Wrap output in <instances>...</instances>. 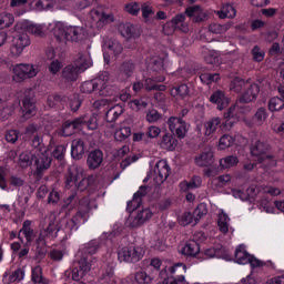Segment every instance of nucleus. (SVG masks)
<instances>
[{"mask_svg":"<svg viewBox=\"0 0 284 284\" xmlns=\"http://www.w3.org/2000/svg\"><path fill=\"white\" fill-rule=\"evenodd\" d=\"M50 26L52 24H37V23H31L27 27V31L29 34H33V37H45L48 32H50Z\"/></svg>","mask_w":284,"mask_h":284,"instance_id":"28","label":"nucleus"},{"mask_svg":"<svg viewBox=\"0 0 284 284\" xmlns=\"http://www.w3.org/2000/svg\"><path fill=\"white\" fill-rule=\"evenodd\" d=\"M83 168L77 164L69 166L65 175V190H71V192H83L88 187V180H85V174H83Z\"/></svg>","mask_w":284,"mask_h":284,"instance_id":"2","label":"nucleus"},{"mask_svg":"<svg viewBox=\"0 0 284 284\" xmlns=\"http://www.w3.org/2000/svg\"><path fill=\"white\" fill-rule=\"evenodd\" d=\"M21 234L24 236L27 245L34 241L37 234L34 233V229L32 227V221H24L22 229L19 231L18 239L21 241V243H23V237H21Z\"/></svg>","mask_w":284,"mask_h":284,"instance_id":"22","label":"nucleus"},{"mask_svg":"<svg viewBox=\"0 0 284 284\" xmlns=\"http://www.w3.org/2000/svg\"><path fill=\"white\" fill-rule=\"evenodd\" d=\"M217 226L222 234H227V232H230V216L225 211H220L217 215Z\"/></svg>","mask_w":284,"mask_h":284,"instance_id":"36","label":"nucleus"},{"mask_svg":"<svg viewBox=\"0 0 284 284\" xmlns=\"http://www.w3.org/2000/svg\"><path fill=\"white\" fill-rule=\"evenodd\" d=\"M187 272V266L183 263H178L171 267H169V278H181V276H185Z\"/></svg>","mask_w":284,"mask_h":284,"instance_id":"39","label":"nucleus"},{"mask_svg":"<svg viewBox=\"0 0 284 284\" xmlns=\"http://www.w3.org/2000/svg\"><path fill=\"white\" fill-rule=\"evenodd\" d=\"M258 92H261L258 84L248 82L242 92V97L240 98L241 103H252L253 101H256Z\"/></svg>","mask_w":284,"mask_h":284,"instance_id":"18","label":"nucleus"},{"mask_svg":"<svg viewBox=\"0 0 284 284\" xmlns=\"http://www.w3.org/2000/svg\"><path fill=\"white\" fill-rule=\"evenodd\" d=\"M270 194L271 196H278L281 194V189L272 186H258L252 185L246 190V193H243L241 190H232V195L234 199H240L241 201H250V199H256L258 194Z\"/></svg>","mask_w":284,"mask_h":284,"instance_id":"4","label":"nucleus"},{"mask_svg":"<svg viewBox=\"0 0 284 284\" xmlns=\"http://www.w3.org/2000/svg\"><path fill=\"white\" fill-rule=\"evenodd\" d=\"M85 154V142L82 139H75L71 144V155L73 159H81Z\"/></svg>","mask_w":284,"mask_h":284,"instance_id":"30","label":"nucleus"},{"mask_svg":"<svg viewBox=\"0 0 284 284\" xmlns=\"http://www.w3.org/2000/svg\"><path fill=\"white\" fill-rule=\"evenodd\" d=\"M267 109L266 108H258L255 112V114L253 115V123L255 125H263V123H265V121H267Z\"/></svg>","mask_w":284,"mask_h":284,"instance_id":"50","label":"nucleus"},{"mask_svg":"<svg viewBox=\"0 0 284 284\" xmlns=\"http://www.w3.org/2000/svg\"><path fill=\"white\" fill-rule=\"evenodd\" d=\"M92 210V205L89 197H83L80 201L79 211L75 214V216L72 220H69L67 222L68 226L71 227V230L74 227V225H79L81 223L88 222V214Z\"/></svg>","mask_w":284,"mask_h":284,"instance_id":"10","label":"nucleus"},{"mask_svg":"<svg viewBox=\"0 0 284 284\" xmlns=\"http://www.w3.org/2000/svg\"><path fill=\"white\" fill-rule=\"evenodd\" d=\"M219 125H221V118H213L204 123L203 134L206 136V139H212L214 132L219 130Z\"/></svg>","mask_w":284,"mask_h":284,"instance_id":"29","label":"nucleus"},{"mask_svg":"<svg viewBox=\"0 0 284 284\" xmlns=\"http://www.w3.org/2000/svg\"><path fill=\"white\" fill-rule=\"evenodd\" d=\"M30 45V37L28 33H20L13 38V44L11 47V54L16 59L23 54V50Z\"/></svg>","mask_w":284,"mask_h":284,"instance_id":"15","label":"nucleus"},{"mask_svg":"<svg viewBox=\"0 0 284 284\" xmlns=\"http://www.w3.org/2000/svg\"><path fill=\"white\" fill-rule=\"evenodd\" d=\"M270 152V144L261 140H255L251 144V154L256 156L257 161L264 165V168H274L276 160L272 155H267Z\"/></svg>","mask_w":284,"mask_h":284,"instance_id":"3","label":"nucleus"},{"mask_svg":"<svg viewBox=\"0 0 284 284\" xmlns=\"http://www.w3.org/2000/svg\"><path fill=\"white\" fill-rule=\"evenodd\" d=\"M235 262L239 263V265H247L250 263L251 267H274V263L272 261L263 262L247 253L245 250V245L241 244L235 250Z\"/></svg>","mask_w":284,"mask_h":284,"instance_id":"7","label":"nucleus"},{"mask_svg":"<svg viewBox=\"0 0 284 284\" xmlns=\"http://www.w3.org/2000/svg\"><path fill=\"white\" fill-rule=\"evenodd\" d=\"M169 130H171L172 134H175L178 139H185L187 134V124L183 119L178 116H171L168 120Z\"/></svg>","mask_w":284,"mask_h":284,"instance_id":"13","label":"nucleus"},{"mask_svg":"<svg viewBox=\"0 0 284 284\" xmlns=\"http://www.w3.org/2000/svg\"><path fill=\"white\" fill-rule=\"evenodd\" d=\"M53 36L61 45H67L68 41L79 43L85 37V29L79 26L64 27L61 23H57L53 27Z\"/></svg>","mask_w":284,"mask_h":284,"instance_id":"1","label":"nucleus"},{"mask_svg":"<svg viewBox=\"0 0 284 284\" xmlns=\"http://www.w3.org/2000/svg\"><path fill=\"white\" fill-rule=\"evenodd\" d=\"M165 81V77H159L155 78L154 80L152 78L145 79L144 80V88L145 90L152 91V90H159L160 92H163L165 90V85H156V83H163Z\"/></svg>","mask_w":284,"mask_h":284,"instance_id":"33","label":"nucleus"},{"mask_svg":"<svg viewBox=\"0 0 284 284\" xmlns=\"http://www.w3.org/2000/svg\"><path fill=\"white\" fill-rule=\"evenodd\" d=\"M149 70H153V72H161V70H165V58H161L159 55H154L148 60Z\"/></svg>","mask_w":284,"mask_h":284,"instance_id":"35","label":"nucleus"},{"mask_svg":"<svg viewBox=\"0 0 284 284\" xmlns=\"http://www.w3.org/2000/svg\"><path fill=\"white\" fill-rule=\"evenodd\" d=\"M145 256V248L142 246H124L118 252L120 263H139Z\"/></svg>","mask_w":284,"mask_h":284,"instance_id":"9","label":"nucleus"},{"mask_svg":"<svg viewBox=\"0 0 284 284\" xmlns=\"http://www.w3.org/2000/svg\"><path fill=\"white\" fill-rule=\"evenodd\" d=\"M136 65H134V62H132V60L124 61L116 69L118 79H120L121 81H128L130 77L134 75Z\"/></svg>","mask_w":284,"mask_h":284,"instance_id":"20","label":"nucleus"},{"mask_svg":"<svg viewBox=\"0 0 284 284\" xmlns=\"http://www.w3.org/2000/svg\"><path fill=\"white\" fill-rule=\"evenodd\" d=\"M47 104L49 105V108H63V105H65V98L57 94H51L48 97Z\"/></svg>","mask_w":284,"mask_h":284,"instance_id":"51","label":"nucleus"},{"mask_svg":"<svg viewBox=\"0 0 284 284\" xmlns=\"http://www.w3.org/2000/svg\"><path fill=\"white\" fill-rule=\"evenodd\" d=\"M233 143L234 138H232L230 134H224L222 138H220L219 148L220 150H227V148H231Z\"/></svg>","mask_w":284,"mask_h":284,"instance_id":"63","label":"nucleus"},{"mask_svg":"<svg viewBox=\"0 0 284 284\" xmlns=\"http://www.w3.org/2000/svg\"><path fill=\"white\" fill-rule=\"evenodd\" d=\"M75 68L81 72H85L88 68H92V58H90V53H80Z\"/></svg>","mask_w":284,"mask_h":284,"instance_id":"37","label":"nucleus"},{"mask_svg":"<svg viewBox=\"0 0 284 284\" xmlns=\"http://www.w3.org/2000/svg\"><path fill=\"white\" fill-rule=\"evenodd\" d=\"M83 118H78L73 121H65L62 126L61 136H72L75 130H79L83 125Z\"/></svg>","mask_w":284,"mask_h":284,"instance_id":"24","label":"nucleus"},{"mask_svg":"<svg viewBox=\"0 0 284 284\" xmlns=\"http://www.w3.org/2000/svg\"><path fill=\"white\" fill-rule=\"evenodd\" d=\"M99 247H101V243L98 240H92L83 246L81 256H92L99 252Z\"/></svg>","mask_w":284,"mask_h":284,"instance_id":"43","label":"nucleus"},{"mask_svg":"<svg viewBox=\"0 0 284 284\" xmlns=\"http://www.w3.org/2000/svg\"><path fill=\"white\" fill-rule=\"evenodd\" d=\"M171 97H174L175 99H185L190 97V88L187 84L175 87L171 89Z\"/></svg>","mask_w":284,"mask_h":284,"instance_id":"47","label":"nucleus"},{"mask_svg":"<svg viewBox=\"0 0 284 284\" xmlns=\"http://www.w3.org/2000/svg\"><path fill=\"white\" fill-rule=\"evenodd\" d=\"M145 194H148V186H140L138 192L134 193L132 201L128 203V207H139Z\"/></svg>","mask_w":284,"mask_h":284,"instance_id":"44","label":"nucleus"},{"mask_svg":"<svg viewBox=\"0 0 284 284\" xmlns=\"http://www.w3.org/2000/svg\"><path fill=\"white\" fill-rule=\"evenodd\" d=\"M104 50L108 51V54L119 57L123 52V45L116 40H109L104 43Z\"/></svg>","mask_w":284,"mask_h":284,"instance_id":"34","label":"nucleus"},{"mask_svg":"<svg viewBox=\"0 0 284 284\" xmlns=\"http://www.w3.org/2000/svg\"><path fill=\"white\" fill-rule=\"evenodd\" d=\"M89 19L93 26H97V28H103L104 26H108V23L114 22V16L105 13V10H103L102 7L92 9L89 13Z\"/></svg>","mask_w":284,"mask_h":284,"instance_id":"11","label":"nucleus"},{"mask_svg":"<svg viewBox=\"0 0 284 284\" xmlns=\"http://www.w3.org/2000/svg\"><path fill=\"white\" fill-rule=\"evenodd\" d=\"M97 82L93 81H85L81 84L80 90L83 94H92L97 90Z\"/></svg>","mask_w":284,"mask_h":284,"instance_id":"60","label":"nucleus"},{"mask_svg":"<svg viewBox=\"0 0 284 284\" xmlns=\"http://www.w3.org/2000/svg\"><path fill=\"white\" fill-rule=\"evenodd\" d=\"M250 83V80H243L241 78H235L231 81V84H230V90L232 92H237L243 94V92L245 91V88L247 87V84Z\"/></svg>","mask_w":284,"mask_h":284,"instance_id":"41","label":"nucleus"},{"mask_svg":"<svg viewBox=\"0 0 284 284\" xmlns=\"http://www.w3.org/2000/svg\"><path fill=\"white\" fill-rule=\"evenodd\" d=\"M123 114V106L116 104L106 111L105 119L109 123L116 121Z\"/></svg>","mask_w":284,"mask_h":284,"instance_id":"42","label":"nucleus"},{"mask_svg":"<svg viewBox=\"0 0 284 284\" xmlns=\"http://www.w3.org/2000/svg\"><path fill=\"white\" fill-rule=\"evenodd\" d=\"M36 156V175L41 179L43 176V172H45V170H50V165H52V158H50L48 151L37 153Z\"/></svg>","mask_w":284,"mask_h":284,"instance_id":"16","label":"nucleus"},{"mask_svg":"<svg viewBox=\"0 0 284 284\" xmlns=\"http://www.w3.org/2000/svg\"><path fill=\"white\" fill-rule=\"evenodd\" d=\"M230 30V24L212 23L209 26V32L213 34H225Z\"/></svg>","mask_w":284,"mask_h":284,"instance_id":"58","label":"nucleus"},{"mask_svg":"<svg viewBox=\"0 0 284 284\" xmlns=\"http://www.w3.org/2000/svg\"><path fill=\"white\" fill-rule=\"evenodd\" d=\"M239 112H242V109L240 105H233L231 106L227 112L224 113V119H226L225 121V125H230V128H232L234 121H232V119H235V121H239V119H241V115H239Z\"/></svg>","mask_w":284,"mask_h":284,"instance_id":"32","label":"nucleus"},{"mask_svg":"<svg viewBox=\"0 0 284 284\" xmlns=\"http://www.w3.org/2000/svg\"><path fill=\"white\" fill-rule=\"evenodd\" d=\"M145 119L148 123H158V121H161V113L156 109H151L146 111Z\"/></svg>","mask_w":284,"mask_h":284,"instance_id":"64","label":"nucleus"},{"mask_svg":"<svg viewBox=\"0 0 284 284\" xmlns=\"http://www.w3.org/2000/svg\"><path fill=\"white\" fill-rule=\"evenodd\" d=\"M11 72L14 83H23L27 79H34L39 74V68L34 64L18 63L11 67Z\"/></svg>","mask_w":284,"mask_h":284,"instance_id":"6","label":"nucleus"},{"mask_svg":"<svg viewBox=\"0 0 284 284\" xmlns=\"http://www.w3.org/2000/svg\"><path fill=\"white\" fill-rule=\"evenodd\" d=\"M14 23V16L12 13H0V29L10 28Z\"/></svg>","mask_w":284,"mask_h":284,"instance_id":"52","label":"nucleus"},{"mask_svg":"<svg viewBox=\"0 0 284 284\" xmlns=\"http://www.w3.org/2000/svg\"><path fill=\"white\" fill-rule=\"evenodd\" d=\"M210 101L211 103H214L215 105H217V110H225V106L229 105L230 103V100L227 99V97H225V93L221 90L213 92L212 95L210 97Z\"/></svg>","mask_w":284,"mask_h":284,"instance_id":"26","label":"nucleus"},{"mask_svg":"<svg viewBox=\"0 0 284 284\" xmlns=\"http://www.w3.org/2000/svg\"><path fill=\"white\" fill-rule=\"evenodd\" d=\"M23 278H26V271L22 268H18L11 274L6 272L2 281L6 284H10V283H17L19 281H23Z\"/></svg>","mask_w":284,"mask_h":284,"instance_id":"31","label":"nucleus"},{"mask_svg":"<svg viewBox=\"0 0 284 284\" xmlns=\"http://www.w3.org/2000/svg\"><path fill=\"white\" fill-rule=\"evenodd\" d=\"M284 108L283 99L278 97L271 98L268 101V110L270 112H281Z\"/></svg>","mask_w":284,"mask_h":284,"instance_id":"53","label":"nucleus"},{"mask_svg":"<svg viewBox=\"0 0 284 284\" xmlns=\"http://www.w3.org/2000/svg\"><path fill=\"white\" fill-rule=\"evenodd\" d=\"M160 145L163 150H169V151L175 150L176 138H174L170 133H166L162 136V141H161Z\"/></svg>","mask_w":284,"mask_h":284,"instance_id":"46","label":"nucleus"},{"mask_svg":"<svg viewBox=\"0 0 284 284\" xmlns=\"http://www.w3.org/2000/svg\"><path fill=\"white\" fill-rule=\"evenodd\" d=\"M124 10L125 12H128V14H132V17H136L139 14V12H141V3L139 2H129L124 6Z\"/></svg>","mask_w":284,"mask_h":284,"instance_id":"59","label":"nucleus"},{"mask_svg":"<svg viewBox=\"0 0 284 284\" xmlns=\"http://www.w3.org/2000/svg\"><path fill=\"white\" fill-rule=\"evenodd\" d=\"M32 156H34V153L28 151L22 152L18 161L20 168H30L32 165Z\"/></svg>","mask_w":284,"mask_h":284,"instance_id":"56","label":"nucleus"},{"mask_svg":"<svg viewBox=\"0 0 284 284\" xmlns=\"http://www.w3.org/2000/svg\"><path fill=\"white\" fill-rule=\"evenodd\" d=\"M170 172H172V170L170 169V164H168V161L160 160L155 164L153 173L151 174V179H153L155 185H163V183L168 181Z\"/></svg>","mask_w":284,"mask_h":284,"instance_id":"12","label":"nucleus"},{"mask_svg":"<svg viewBox=\"0 0 284 284\" xmlns=\"http://www.w3.org/2000/svg\"><path fill=\"white\" fill-rule=\"evenodd\" d=\"M185 14L193 21V23H203V21H207V11H204L201 6L186 8Z\"/></svg>","mask_w":284,"mask_h":284,"instance_id":"19","label":"nucleus"},{"mask_svg":"<svg viewBox=\"0 0 284 284\" xmlns=\"http://www.w3.org/2000/svg\"><path fill=\"white\" fill-rule=\"evenodd\" d=\"M79 74H81V71L79 70V67H74L72 64L67 65L62 70V79L67 83H72V81H77V79H79Z\"/></svg>","mask_w":284,"mask_h":284,"instance_id":"27","label":"nucleus"},{"mask_svg":"<svg viewBox=\"0 0 284 284\" xmlns=\"http://www.w3.org/2000/svg\"><path fill=\"white\" fill-rule=\"evenodd\" d=\"M197 168H210L214 163V151L212 148H205L204 151L194 158Z\"/></svg>","mask_w":284,"mask_h":284,"instance_id":"21","label":"nucleus"},{"mask_svg":"<svg viewBox=\"0 0 284 284\" xmlns=\"http://www.w3.org/2000/svg\"><path fill=\"white\" fill-rule=\"evenodd\" d=\"M31 281L37 284H50V280L43 276V268L40 265L32 268Z\"/></svg>","mask_w":284,"mask_h":284,"instance_id":"38","label":"nucleus"},{"mask_svg":"<svg viewBox=\"0 0 284 284\" xmlns=\"http://www.w3.org/2000/svg\"><path fill=\"white\" fill-rule=\"evenodd\" d=\"M171 22L178 30H181V32H187L189 28L187 23H185V13L176 14L171 19Z\"/></svg>","mask_w":284,"mask_h":284,"instance_id":"49","label":"nucleus"},{"mask_svg":"<svg viewBox=\"0 0 284 284\" xmlns=\"http://www.w3.org/2000/svg\"><path fill=\"white\" fill-rule=\"evenodd\" d=\"M131 210H133L128 219L129 227L136 229L141 227V225H145L152 216H154V212H152V209L144 207V209H136L133 206H129Z\"/></svg>","mask_w":284,"mask_h":284,"instance_id":"8","label":"nucleus"},{"mask_svg":"<svg viewBox=\"0 0 284 284\" xmlns=\"http://www.w3.org/2000/svg\"><path fill=\"white\" fill-rule=\"evenodd\" d=\"M129 106L131 108V110L139 112V111L145 110V108H148V101H145L143 99H136V100L129 102Z\"/></svg>","mask_w":284,"mask_h":284,"instance_id":"62","label":"nucleus"},{"mask_svg":"<svg viewBox=\"0 0 284 284\" xmlns=\"http://www.w3.org/2000/svg\"><path fill=\"white\" fill-rule=\"evenodd\" d=\"M201 252V246L196 241H189L182 248V254L185 256H196Z\"/></svg>","mask_w":284,"mask_h":284,"instance_id":"40","label":"nucleus"},{"mask_svg":"<svg viewBox=\"0 0 284 284\" xmlns=\"http://www.w3.org/2000/svg\"><path fill=\"white\" fill-rule=\"evenodd\" d=\"M219 79H221L219 73H202L200 75V80L202 81V83H205L206 85H210V83H216Z\"/></svg>","mask_w":284,"mask_h":284,"instance_id":"61","label":"nucleus"},{"mask_svg":"<svg viewBox=\"0 0 284 284\" xmlns=\"http://www.w3.org/2000/svg\"><path fill=\"white\" fill-rule=\"evenodd\" d=\"M95 263L97 257L94 256H81L71 271L72 281H83L90 274Z\"/></svg>","mask_w":284,"mask_h":284,"instance_id":"5","label":"nucleus"},{"mask_svg":"<svg viewBox=\"0 0 284 284\" xmlns=\"http://www.w3.org/2000/svg\"><path fill=\"white\" fill-rule=\"evenodd\" d=\"M132 136V129L125 124H121L120 128L114 133L115 141H125V139H130Z\"/></svg>","mask_w":284,"mask_h":284,"instance_id":"45","label":"nucleus"},{"mask_svg":"<svg viewBox=\"0 0 284 284\" xmlns=\"http://www.w3.org/2000/svg\"><path fill=\"white\" fill-rule=\"evenodd\" d=\"M20 108L24 119H30L34 114L37 106L34 105V94L32 92L28 91L24 93Z\"/></svg>","mask_w":284,"mask_h":284,"instance_id":"17","label":"nucleus"},{"mask_svg":"<svg viewBox=\"0 0 284 284\" xmlns=\"http://www.w3.org/2000/svg\"><path fill=\"white\" fill-rule=\"evenodd\" d=\"M101 163H103V152L101 150L91 151L87 159L88 168L97 170V168H101Z\"/></svg>","mask_w":284,"mask_h":284,"instance_id":"25","label":"nucleus"},{"mask_svg":"<svg viewBox=\"0 0 284 284\" xmlns=\"http://www.w3.org/2000/svg\"><path fill=\"white\" fill-rule=\"evenodd\" d=\"M31 145L34 149L33 154H41L43 152H47L45 145H43V139L39 135H36L32 139Z\"/></svg>","mask_w":284,"mask_h":284,"instance_id":"57","label":"nucleus"},{"mask_svg":"<svg viewBox=\"0 0 284 284\" xmlns=\"http://www.w3.org/2000/svg\"><path fill=\"white\" fill-rule=\"evenodd\" d=\"M94 81L97 83V88H99L100 97H110V94H112V78H110V73L108 71L100 73Z\"/></svg>","mask_w":284,"mask_h":284,"instance_id":"14","label":"nucleus"},{"mask_svg":"<svg viewBox=\"0 0 284 284\" xmlns=\"http://www.w3.org/2000/svg\"><path fill=\"white\" fill-rule=\"evenodd\" d=\"M217 16L220 19H234L236 17V9L227 3L222 7L220 11H217Z\"/></svg>","mask_w":284,"mask_h":284,"instance_id":"48","label":"nucleus"},{"mask_svg":"<svg viewBox=\"0 0 284 284\" xmlns=\"http://www.w3.org/2000/svg\"><path fill=\"white\" fill-rule=\"evenodd\" d=\"M135 281H138V283L150 284L154 281V272L148 273L145 271H140L135 274Z\"/></svg>","mask_w":284,"mask_h":284,"instance_id":"55","label":"nucleus"},{"mask_svg":"<svg viewBox=\"0 0 284 284\" xmlns=\"http://www.w3.org/2000/svg\"><path fill=\"white\" fill-rule=\"evenodd\" d=\"M119 30L124 39H139L141 37V29L134 27L132 23H122L119 26Z\"/></svg>","mask_w":284,"mask_h":284,"instance_id":"23","label":"nucleus"},{"mask_svg":"<svg viewBox=\"0 0 284 284\" xmlns=\"http://www.w3.org/2000/svg\"><path fill=\"white\" fill-rule=\"evenodd\" d=\"M220 165L224 170L239 165V158L235 155H229L220 160Z\"/></svg>","mask_w":284,"mask_h":284,"instance_id":"54","label":"nucleus"}]
</instances>
